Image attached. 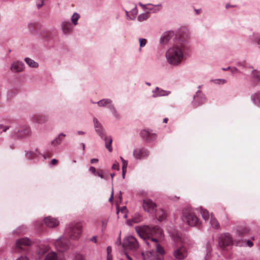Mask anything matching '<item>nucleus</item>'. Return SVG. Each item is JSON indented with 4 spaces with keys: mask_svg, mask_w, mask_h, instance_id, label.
I'll return each mask as SVG.
<instances>
[{
    "mask_svg": "<svg viewBox=\"0 0 260 260\" xmlns=\"http://www.w3.org/2000/svg\"><path fill=\"white\" fill-rule=\"evenodd\" d=\"M154 212L155 213L156 218L159 221H163L167 217V213L161 208L156 209Z\"/></svg>",
    "mask_w": 260,
    "mask_h": 260,
    "instance_id": "nucleus-20",
    "label": "nucleus"
},
{
    "mask_svg": "<svg viewBox=\"0 0 260 260\" xmlns=\"http://www.w3.org/2000/svg\"><path fill=\"white\" fill-rule=\"evenodd\" d=\"M25 61L26 63L30 67L37 68L38 67V64L30 58H26Z\"/></svg>",
    "mask_w": 260,
    "mask_h": 260,
    "instance_id": "nucleus-32",
    "label": "nucleus"
},
{
    "mask_svg": "<svg viewBox=\"0 0 260 260\" xmlns=\"http://www.w3.org/2000/svg\"><path fill=\"white\" fill-rule=\"evenodd\" d=\"M143 208L144 210L149 213H153L156 209V205L152 200L148 199H146L143 200Z\"/></svg>",
    "mask_w": 260,
    "mask_h": 260,
    "instance_id": "nucleus-9",
    "label": "nucleus"
},
{
    "mask_svg": "<svg viewBox=\"0 0 260 260\" xmlns=\"http://www.w3.org/2000/svg\"><path fill=\"white\" fill-rule=\"evenodd\" d=\"M184 46L182 44L174 45L170 48L166 53L168 62L171 65L178 66L184 57Z\"/></svg>",
    "mask_w": 260,
    "mask_h": 260,
    "instance_id": "nucleus-2",
    "label": "nucleus"
},
{
    "mask_svg": "<svg viewBox=\"0 0 260 260\" xmlns=\"http://www.w3.org/2000/svg\"><path fill=\"white\" fill-rule=\"evenodd\" d=\"M183 220L190 226H195L199 223L198 217L190 209H185L182 211Z\"/></svg>",
    "mask_w": 260,
    "mask_h": 260,
    "instance_id": "nucleus-5",
    "label": "nucleus"
},
{
    "mask_svg": "<svg viewBox=\"0 0 260 260\" xmlns=\"http://www.w3.org/2000/svg\"><path fill=\"white\" fill-rule=\"evenodd\" d=\"M123 246L131 250H136L139 247V244L134 237L129 236L124 240Z\"/></svg>",
    "mask_w": 260,
    "mask_h": 260,
    "instance_id": "nucleus-6",
    "label": "nucleus"
},
{
    "mask_svg": "<svg viewBox=\"0 0 260 260\" xmlns=\"http://www.w3.org/2000/svg\"><path fill=\"white\" fill-rule=\"evenodd\" d=\"M253 75L256 79L260 81V72L255 71L253 72Z\"/></svg>",
    "mask_w": 260,
    "mask_h": 260,
    "instance_id": "nucleus-39",
    "label": "nucleus"
},
{
    "mask_svg": "<svg viewBox=\"0 0 260 260\" xmlns=\"http://www.w3.org/2000/svg\"><path fill=\"white\" fill-rule=\"evenodd\" d=\"M111 251H112V249H111V248L110 246H108V247L107 248V255L110 254V253H111Z\"/></svg>",
    "mask_w": 260,
    "mask_h": 260,
    "instance_id": "nucleus-50",
    "label": "nucleus"
},
{
    "mask_svg": "<svg viewBox=\"0 0 260 260\" xmlns=\"http://www.w3.org/2000/svg\"><path fill=\"white\" fill-rule=\"evenodd\" d=\"M153 92L154 93L153 96H165L169 94L170 92L161 89L158 87H156L153 91Z\"/></svg>",
    "mask_w": 260,
    "mask_h": 260,
    "instance_id": "nucleus-23",
    "label": "nucleus"
},
{
    "mask_svg": "<svg viewBox=\"0 0 260 260\" xmlns=\"http://www.w3.org/2000/svg\"><path fill=\"white\" fill-rule=\"evenodd\" d=\"M44 222L46 226L49 228H54L59 224V221L54 218L48 216L44 219Z\"/></svg>",
    "mask_w": 260,
    "mask_h": 260,
    "instance_id": "nucleus-17",
    "label": "nucleus"
},
{
    "mask_svg": "<svg viewBox=\"0 0 260 260\" xmlns=\"http://www.w3.org/2000/svg\"><path fill=\"white\" fill-rule=\"evenodd\" d=\"M16 260H29L28 258L26 256H20Z\"/></svg>",
    "mask_w": 260,
    "mask_h": 260,
    "instance_id": "nucleus-46",
    "label": "nucleus"
},
{
    "mask_svg": "<svg viewBox=\"0 0 260 260\" xmlns=\"http://www.w3.org/2000/svg\"><path fill=\"white\" fill-rule=\"evenodd\" d=\"M173 254L175 258L178 259H183L187 256V251L184 246H181L174 251Z\"/></svg>",
    "mask_w": 260,
    "mask_h": 260,
    "instance_id": "nucleus-11",
    "label": "nucleus"
},
{
    "mask_svg": "<svg viewBox=\"0 0 260 260\" xmlns=\"http://www.w3.org/2000/svg\"><path fill=\"white\" fill-rule=\"evenodd\" d=\"M113 197V191L112 192L111 197H110V199L109 200V202H112Z\"/></svg>",
    "mask_w": 260,
    "mask_h": 260,
    "instance_id": "nucleus-54",
    "label": "nucleus"
},
{
    "mask_svg": "<svg viewBox=\"0 0 260 260\" xmlns=\"http://www.w3.org/2000/svg\"><path fill=\"white\" fill-rule=\"evenodd\" d=\"M250 229L246 226H240L238 228L236 234L239 236H244L249 233Z\"/></svg>",
    "mask_w": 260,
    "mask_h": 260,
    "instance_id": "nucleus-21",
    "label": "nucleus"
},
{
    "mask_svg": "<svg viewBox=\"0 0 260 260\" xmlns=\"http://www.w3.org/2000/svg\"><path fill=\"white\" fill-rule=\"evenodd\" d=\"M47 120V117L44 115H36L33 117V121L40 124L44 123Z\"/></svg>",
    "mask_w": 260,
    "mask_h": 260,
    "instance_id": "nucleus-22",
    "label": "nucleus"
},
{
    "mask_svg": "<svg viewBox=\"0 0 260 260\" xmlns=\"http://www.w3.org/2000/svg\"><path fill=\"white\" fill-rule=\"evenodd\" d=\"M149 17L148 14L144 13L139 16L138 19L139 21H143L146 20Z\"/></svg>",
    "mask_w": 260,
    "mask_h": 260,
    "instance_id": "nucleus-37",
    "label": "nucleus"
},
{
    "mask_svg": "<svg viewBox=\"0 0 260 260\" xmlns=\"http://www.w3.org/2000/svg\"><path fill=\"white\" fill-rule=\"evenodd\" d=\"M212 246L209 243H207L201 250V254L205 260H209L211 256Z\"/></svg>",
    "mask_w": 260,
    "mask_h": 260,
    "instance_id": "nucleus-10",
    "label": "nucleus"
},
{
    "mask_svg": "<svg viewBox=\"0 0 260 260\" xmlns=\"http://www.w3.org/2000/svg\"><path fill=\"white\" fill-rule=\"evenodd\" d=\"M80 17V16L78 14L76 13H75L72 17V23L74 24V25H76L77 24V21H78V20L79 19Z\"/></svg>",
    "mask_w": 260,
    "mask_h": 260,
    "instance_id": "nucleus-35",
    "label": "nucleus"
},
{
    "mask_svg": "<svg viewBox=\"0 0 260 260\" xmlns=\"http://www.w3.org/2000/svg\"><path fill=\"white\" fill-rule=\"evenodd\" d=\"M50 162H58V161L56 159H52Z\"/></svg>",
    "mask_w": 260,
    "mask_h": 260,
    "instance_id": "nucleus-61",
    "label": "nucleus"
},
{
    "mask_svg": "<svg viewBox=\"0 0 260 260\" xmlns=\"http://www.w3.org/2000/svg\"><path fill=\"white\" fill-rule=\"evenodd\" d=\"M98 161V159H92L91 160V162H90L93 163V162H96Z\"/></svg>",
    "mask_w": 260,
    "mask_h": 260,
    "instance_id": "nucleus-57",
    "label": "nucleus"
},
{
    "mask_svg": "<svg viewBox=\"0 0 260 260\" xmlns=\"http://www.w3.org/2000/svg\"><path fill=\"white\" fill-rule=\"evenodd\" d=\"M31 241L27 238H23L17 240L16 241L15 246L17 248L21 249L22 246H30Z\"/></svg>",
    "mask_w": 260,
    "mask_h": 260,
    "instance_id": "nucleus-18",
    "label": "nucleus"
},
{
    "mask_svg": "<svg viewBox=\"0 0 260 260\" xmlns=\"http://www.w3.org/2000/svg\"><path fill=\"white\" fill-rule=\"evenodd\" d=\"M143 260H162L160 255L156 254L154 251H147L145 253H142Z\"/></svg>",
    "mask_w": 260,
    "mask_h": 260,
    "instance_id": "nucleus-13",
    "label": "nucleus"
},
{
    "mask_svg": "<svg viewBox=\"0 0 260 260\" xmlns=\"http://www.w3.org/2000/svg\"><path fill=\"white\" fill-rule=\"evenodd\" d=\"M173 35V33L172 32L165 33L160 39V43L163 44L167 43L172 37Z\"/></svg>",
    "mask_w": 260,
    "mask_h": 260,
    "instance_id": "nucleus-24",
    "label": "nucleus"
},
{
    "mask_svg": "<svg viewBox=\"0 0 260 260\" xmlns=\"http://www.w3.org/2000/svg\"><path fill=\"white\" fill-rule=\"evenodd\" d=\"M206 101L205 96L202 92L199 90L196 92L193 98V104L194 107H197L203 104Z\"/></svg>",
    "mask_w": 260,
    "mask_h": 260,
    "instance_id": "nucleus-12",
    "label": "nucleus"
},
{
    "mask_svg": "<svg viewBox=\"0 0 260 260\" xmlns=\"http://www.w3.org/2000/svg\"><path fill=\"white\" fill-rule=\"evenodd\" d=\"M51 154L50 153H47L46 154L44 155V158L46 159L47 157L49 158L51 157Z\"/></svg>",
    "mask_w": 260,
    "mask_h": 260,
    "instance_id": "nucleus-53",
    "label": "nucleus"
},
{
    "mask_svg": "<svg viewBox=\"0 0 260 260\" xmlns=\"http://www.w3.org/2000/svg\"><path fill=\"white\" fill-rule=\"evenodd\" d=\"M139 42H140V47H144L146 45L147 40L145 39H140Z\"/></svg>",
    "mask_w": 260,
    "mask_h": 260,
    "instance_id": "nucleus-38",
    "label": "nucleus"
},
{
    "mask_svg": "<svg viewBox=\"0 0 260 260\" xmlns=\"http://www.w3.org/2000/svg\"><path fill=\"white\" fill-rule=\"evenodd\" d=\"M30 133V129L26 127L19 131L18 136L20 137H24Z\"/></svg>",
    "mask_w": 260,
    "mask_h": 260,
    "instance_id": "nucleus-28",
    "label": "nucleus"
},
{
    "mask_svg": "<svg viewBox=\"0 0 260 260\" xmlns=\"http://www.w3.org/2000/svg\"><path fill=\"white\" fill-rule=\"evenodd\" d=\"M69 246V241L65 237H60L55 242L56 248L60 251L66 250Z\"/></svg>",
    "mask_w": 260,
    "mask_h": 260,
    "instance_id": "nucleus-8",
    "label": "nucleus"
},
{
    "mask_svg": "<svg viewBox=\"0 0 260 260\" xmlns=\"http://www.w3.org/2000/svg\"><path fill=\"white\" fill-rule=\"evenodd\" d=\"M247 243L248 246L250 247H251L253 246V243L250 240H248L247 242Z\"/></svg>",
    "mask_w": 260,
    "mask_h": 260,
    "instance_id": "nucleus-51",
    "label": "nucleus"
},
{
    "mask_svg": "<svg viewBox=\"0 0 260 260\" xmlns=\"http://www.w3.org/2000/svg\"><path fill=\"white\" fill-rule=\"evenodd\" d=\"M78 134L79 135H83V134H84V132H82V131H78Z\"/></svg>",
    "mask_w": 260,
    "mask_h": 260,
    "instance_id": "nucleus-64",
    "label": "nucleus"
},
{
    "mask_svg": "<svg viewBox=\"0 0 260 260\" xmlns=\"http://www.w3.org/2000/svg\"><path fill=\"white\" fill-rule=\"evenodd\" d=\"M23 69V63L19 61L13 62L11 67V70L13 72H19Z\"/></svg>",
    "mask_w": 260,
    "mask_h": 260,
    "instance_id": "nucleus-19",
    "label": "nucleus"
},
{
    "mask_svg": "<svg viewBox=\"0 0 260 260\" xmlns=\"http://www.w3.org/2000/svg\"><path fill=\"white\" fill-rule=\"evenodd\" d=\"M134 156L137 159H141L148 156L149 152L145 148H139L134 150Z\"/></svg>",
    "mask_w": 260,
    "mask_h": 260,
    "instance_id": "nucleus-14",
    "label": "nucleus"
},
{
    "mask_svg": "<svg viewBox=\"0 0 260 260\" xmlns=\"http://www.w3.org/2000/svg\"><path fill=\"white\" fill-rule=\"evenodd\" d=\"M44 5V0H38L37 2V6L38 8L40 9Z\"/></svg>",
    "mask_w": 260,
    "mask_h": 260,
    "instance_id": "nucleus-41",
    "label": "nucleus"
},
{
    "mask_svg": "<svg viewBox=\"0 0 260 260\" xmlns=\"http://www.w3.org/2000/svg\"><path fill=\"white\" fill-rule=\"evenodd\" d=\"M44 260H57V255L54 252H51L48 253Z\"/></svg>",
    "mask_w": 260,
    "mask_h": 260,
    "instance_id": "nucleus-31",
    "label": "nucleus"
},
{
    "mask_svg": "<svg viewBox=\"0 0 260 260\" xmlns=\"http://www.w3.org/2000/svg\"><path fill=\"white\" fill-rule=\"evenodd\" d=\"M231 71L233 73H237L238 72V69L235 68L231 69Z\"/></svg>",
    "mask_w": 260,
    "mask_h": 260,
    "instance_id": "nucleus-49",
    "label": "nucleus"
},
{
    "mask_svg": "<svg viewBox=\"0 0 260 260\" xmlns=\"http://www.w3.org/2000/svg\"><path fill=\"white\" fill-rule=\"evenodd\" d=\"M142 220V217L138 214L134 217L132 220H128L127 221V224L129 225H132L133 223H137L141 222Z\"/></svg>",
    "mask_w": 260,
    "mask_h": 260,
    "instance_id": "nucleus-27",
    "label": "nucleus"
},
{
    "mask_svg": "<svg viewBox=\"0 0 260 260\" xmlns=\"http://www.w3.org/2000/svg\"><path fill=\"white\" fill-rule=\"evenodd\" d=\"M82 224L81 222H74L70 224L66 228V232L74 240L78 239L82 233Z\"/></svg>",
    "mask_w": 260,
    "mask_h": 260,
    "instance_id": "nucleus-4",
    "label": "nucleus"
},
{
    "mask_svg": "<svg viewBox=\"0 0 260 260\" xmlns=\"http://www.w3.org/2000/svg\"><path fill=\"white\" fill-rule=\"evenodd\" d=\"M90 170L92 172V173H94L95 171V169L93 167H90Z\"/></svg>",
    "mask_w": 260,
    "mask_h": 260,
    "instance_id": "nucleus-56",
    "label": "nucleus"
},
{
    "mask_svg": "<svg viewBox=\"0 0 260 260\" xmlns=\"http://www.w3.org/2000/svg\"><path fill=\"white\" fill-rule=\"evenodd\" d=\"M0 129H2L3 131L5 132L7 129H9V126H6L2 124H0Z\"/></svg>",
    "mask_w": 260,
    "mask_h": 260,
    "instance_id": "nucleus-44",
    "label": "nucleus"
},
{
    "mask_svg": "<svg viewBox=\"0 0 260 260\" xmlns=\"http://www.w3.org/2000/svg\"><path fill=\"white\" fill-rule=\"evenodd\" d=\"M126 210V208L125 206H123L121 208V212L122 213H125Z\"/></svg>",
    "mask_w": 260,
    "mask_h": 260,
    "instance_id": "nucleus-52",
    "label": "nucleus"
},
{
    "mask_svg": "<svg viewBox=\"0 0 260 260\" xmlns=\"http://www.w3.org/2000/svg\"><path fill=\"white\" fill-rule=\"evenodd\" d=\"M155 243L156 245L157 252L160 255L164 254L165 253V250L164 248L159 244H157V242Z\"/></svg>",
    "mask_w": 260,
    "mask_h": 260,
    "instance_id": "nucleus-36",
    "label": "nucleus"
},
{
    "mask_svg": "<svg viewBox=\"0 0 260 260\" xmlns=\"http://www.w3.org/2000/svg\"><path fill=\"white\" fill-rule=\"evenodd\" d=\"M210 223L211 226L214 229H218L219 227V224L218 221L213 216H211L210 218Z\"/></svg>",
    "mask_w": 260,
    "mask_h": 260,
    "instance_id": "nucleus-34",
    "label": "nucleus"
},
{
    "mask_svg": "<svg viewBox=\"0 0 260 260\" xmlns=\"http://www.w3.org/2000/svg\"><path fill=\"white\" fill-rule=\"evenodd\" d=\"M26 155L27 158H31L34 157L35 154L32 152H28L26 153Z\"/></svg>",
    "mask_w": 260,
    "mask_h": 260,
    "instance_id": "nucleus-45",
    "label": "nucleus"
},
{
    "mask_svg": "<svg viewBox=\"0 0 260 260\" xmlns=\"http://www.w3.org/2000/svg\"><path fill=\"white\" fill-rule=\"evenodd\" d=\"M146 9L152 11L153 12H156L158 11L161 9V6L160 5H157L155 6H154L152 5H148Z\"/></svg>",
    "mask_w": 260,
    "mask_h": 260,
    "instance_id": "nucleus-30",
    "label": "nucleus"
},
{
    "mask_svg": "<svg viewBox=\"0 0 260 260\" xmlns=\"http://www.w3.org/2000/svg\"><path fill=\"white\" fill-rule=\"evenodd\" d=\"M49 35L50 33L47 31H44L42 34V36L44 38H47L49 36Z\"/></svg>",
    "mask_w": 260,
    "mask_h": 260,
    "instance_id": "nucleus-43",
    "label": "nucleus"
},
{
    "mask_svg": "<svg viewBox=\"0 0 260 260\" xmlns=\"http://www.w3.org/2000/svg\"><path fill=\"white\" fill-rule=\"evenodd\" d=\"M225 7L226 9H228L229 7H234V6H231L229 4H226Z\"/></svg>",
    "mask_w": 260,
    "mask_h": 260,
    "instance_id": "nucleus-62",
    "label": "nucleus"
},
{
    "mask_svg": "<svg viewBox=\"0 0 260 260\" xmlns=\"http://www.w3.org/2000/svg\"><path fill=\"white\" fill-rule=\"evenodd\" d=\"M127 164H123L122 170V178H124L125 173L126 172Z\"/></svg>",
    "mask_w": 260,
    "mask_h": 260,
    "instance_id": "nucleus-40",
    "label": "nucleus"
},
{
    "mask_svg": "<svg viewBox=\"0 0 260 260\" xmlns=\"http://www.w3.org/2000/svg\"><path fill=\"white\" fill-rule=\"evenodd\" d=\"M91 241L95 243L96 242V237H93L91 239Z\"/></svg>",
    "mask_w": 260,
    "mask_h": 260,
    "instance_id": "nucleus-55",
    "label": "nucleus"
},
{
    "mask_svg": "<svg viewBox=\"0 0 260 260\" xmlns=\"http://www.w3.org/2000/svg\"><path fill=\"white\" fill-rule=\"evenodd\" d=\"M93 122L95 131L101 138L104 140L105 142L106 148L110 151L111 152L112 148L111 147V143L112 142V139L111 136H107L104 134L103 127L101 123L98 121L96 118H93Z\"/></svg>",
    "mask_w": 260,
    "mask_h": 260,
    "instance_id": "nucleus-3",
    "label": "nucleus"
},
{
    "mask_svg": "<svg viewBox=\"0 0 260 260\" xmlns=\"http://www.w3.org/2000/svg\"><path fill=\"white\" fill-rule=\"evenodd\" d=\"M97 174L101 178H104V176H103V171H99L98 173H97Z\"/></svg>",
    "mask_w": 260,
    "mask_h": 260,
    "instance_id": "nucleus-47",
    "label": "nucleus"
},
{
    "mask_svg": "<svg viewBox=\"0 0 260 260\" xmlns=\"http://www.w3.org/2000/svg\"><path fill=\"white\" fill-rule=\"evenodd\" d=\"M62 30L64 34H67L71 31L72 26L69 22H63L61 25Z\"/></svg>",
    "mask_w": 260,
    "mask_h": 260,
    "instance_id": "nucleus-25",
    "label": "nucleus"
},
{
    "mask_svg": "<svg viewBox=\"0 0 260 260\" xmlns=\"http://www.w3.org/2000/svg\"><path fill=\"white\" fill-rule=\"evenodd\" d=\"M142 138L147 141H152L156 139V135L149 131L144 129L141 132Z\"/></svg>",
    "mask_w": 260,
    "mask_h": 260,
    "instance_id": "nucleus-16",
    "label": "nucleus"
},
{
    "mask_svg": "<svg viewBox=\"0 0 260 260\" xmlns=\"http://www.w3.org/2000/svg\"><path fill=\"white\" fill-rule=\"evenodd\" d=\"M110 99H103L99 101L97 104L100 107H107L113 113H115V109Z\"/></svg>",
    "mask_w": 260,
    "mask_h": 260,
    "instance_id": "nucleus-15",
    "label": "nucleus"
},
{
    "mask_svg": "<svg viewBox=\"0 0 260 260\" xmlns=\"http://www.w3.org/2000/svg\"><path fill=\"white\" fill-rule=\"evenodd\" d=\"M200 213L201 214L202 218L205 220H208L211 218V216H212V214L210 213L209 211L205 209L201 208L200 209Z\"/></svg>",
    "mask_w": 260,
    "mask_h": 260,
    "instance_id": "nucleus-26",
    "label": "nucleus"
},
{
    "mask_svg": "<svg viewBox=\"0 0 260 260\" xmlns=\"http://www.w3.org/2000/svg\"><path fill=\"white\" fill-rule=\"evenodd\" d=\"M168 119L167 118H165L163 120V122L164 123H167L168 122Z\"/></svg>",
    "mask_w": 260,
    "mask_h": 260,
    "instance_id": "nucleus-63",
    "label": "nucleus"
},
{
    "mask_svg": "<svg viewBox=\"0 0 260 260\" xmlns=\"http://www.w3.org/2000/svg\"><path fill=\"white\" fill-rule=\"evenodd\" d=\"M125 256H126V258L128 260H133L132 258L127 253H125Z\"/></svg>",
    "mask_w": 260,
    "mask_h": 260,
    "instance_id": "nucleus-59",
    "label": "nucleus"
},
{
    "mask_svg": "<svg viewBox=\"0 0 260 260\" xmlns=\"http://www.w3.org/2000/svg\"><path fill=\"white\" fill-rule=\"evenodd\" d=\"M136 232L142 239L144 240H150V242L156 243L155 238L153 237H161L162 232L158 226H150L148 225H142L136 226L135 228Z\"/></svg>",
    "mask_w": 260,
    "mask_h": 260,
    "instance_id": "nucleus-1",
    "label": "nucleus"
},
{
    "mask_svg": "<svg viewBox=\"0 0 260 260\" xmlns=\"http://www.w3.org/2000/svg\"><path fill=\"white\" fill-rule=\"evenodd\" d=\"M252 99L255 104L260 106V91L253 95Z\"/></svg>",
    "mask_w": 260,
    "mask_h": 260,
    "instance_id": "nucleus-33",
    "label": "nucleus"
},
{
    "mask_svg": "<svg viewBox=\"0 0 260 260\" xmlns=\"http://www.w3.org/2000/svg\"><path fill=\"white\" fill-rule=\"evenodd\" d=\"M233 244V240L231 235L229 233L221 235L218 240V245L221 248L230 246Z\"/></svg>",
    "mask_w": 260,
    "mask_h": 260,
    "instance_id": "nucleus-7",
    "label": "nucleus"
},
{
    "mask_svg": "<svg viewBox=\"0 0 260 260\" xmlns=\"http://www.w3.org/2000/svg\"><path fill=\"white\" fill-rule=\"evenodd\" d=\"M119 164H113V166H112V168L114 169H117L118 170V168H119Z\"/></svg>",
    "mask_w": 260,
    "mask_h": 260,
    "instance_id": "nucleus-48",
    "label": "nucleus"
},
{
    "mask_svg": "<svg viewBox=\"0 0 260 260\" xmlns=\"http://www.w3.org/2000/svg\"><path fill=\"white\" fill-rule=\"evenodd\" d=\"M107 260H112V257L110 254L107 255Z\"/></svg>",
    "mask_w": 260,
    "mask_h": 260,
    "instance_id": "nucleus-58",
    "label": "nucleus"
},
{
    "mask_svg": "<svg viewBox=\"0 0 260 260\" xmlns=\"http://www.w3.org/2000/svg\"><path fill=\"white\" fill-rule=\"evenodd\" d=\"M65 137V135L61 133L59 135L57 138H56L55 140L52 141V145H56L60 144L62 140V139Z\"/></svg>",
    "mask_w": 260,
    "mask_h": 260,
    "instance_id": "nucleus-29",
    "label": "nucleus"
},
{
    "mask_svg": "<svg viewBox=\"0 0 260 260\" xmlns=\"http://www.w3.org/2000/svg\"><path fill=\"white\" fill-rule=\"evenodd\" d=\"M214 82L217 84H224L226 83V81L224 79H216L214 81Z\"/></svg>",
    "mask_w": 260,
    "mask_h": 260,
    "instance_id": "nucleus-42",
    "label": "nucleus"
},
{
    "mask_svg": "<svg viewBox=\"0 0 260 260\" xmlns=\"http://www.w3.org/2000/svg\"><path fill=\"white\" fill-rule=\"evenodd\" d=\"M256 43L257 45L259 46V48H260V39L257 40Z\"/></svg>",
    "mask_w": 260,
    "mask_h": 260,
    "instance_id": "nucleus-60",
    "label": "nucleus"
}]
</instances>
